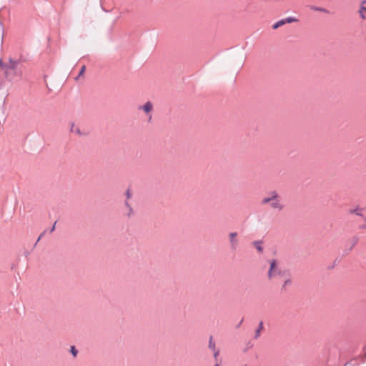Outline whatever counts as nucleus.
I'll use <instances>...</instances> for the list:
<instances>
[{
  "instance_id": "dca6fc26",
  "label": "nucleus",
  "mask_w": 366,
  "mask_h": 366,
  "mask_svg": "<svg viewBox=\"0 0 366 366\" xmlns=\"http://www.w3.org/2000/svg\"><path fill=\"white\" fill-rule=\"evenodd\" d=\"M290 283H291V281H290V280H286L285 281L284 285H283V287H286V285H289V284H290Z\"/></svg>"
},
{
  "instance_id": "f257e3e1",
  "label": "nucleus",
  "mask_w": 366,
  "mask_h": 366,
  "mask_svg": "<svg viewBox=\"0 0 366 366\" xmlns=\"http://www.w3.org/2000/svg\"><path fill=\"white\" fill-rule=\"evenodd\" d=\"M17 61L9 59L7 61L0 59V69L4 72V76L9 81L16 77H20L21 74L17 69Z\"/></svg>"
},
{
  "instance_id": "9b49d317",
  "label": "nucleus",
  "mask_w": 366,
  "mask_h": 366,
  "mask_svg": "<svg viewBox=\"0 0 366 366\" xmlns=\"http://www.w3.org/2000/svg\"><path fill=\"white\" fill-rule=\"evenodd\" d=\"M209 347L212 350L215 351L216 350V345L215 342L212 340V337H210L209 341Z\"/></svg>"
},
{
  "instance_id": "aec40b11",
  "label": "nucleus",
  "mask_w": 366,
  "mask_h": 366,
  "mask_svg": "<svg viewBox=\"0 0 366 366\" xmlns=\"http://www.w3.org/2000/svg\"><path fill=\"white\" fill-rule=\"evenodd\" d=\"M214 366H219V363H216Z\"/></svg>"
},
{
  "instance_id": "ddd939ff",
  "label": "nucleus",
  "mask_w": 366,
  "mask_h": 366,
  "mask_svg": "<svg viewBox=\"0 0 366 366\" xmlns=\"http://www.w3.org/2000/svg\"><path fill=\"white\" fill-rule=\"evenodd\" d=\"M70 352H71L72 355L74 357H76L77 355V353H78V351L75 348L74 346H71V348H70Z\"/></svg>"
},
{
  "instance_id": "a211bd4d",
  "label": "nucleus",
  "mask_w": 366,
  "mask_h": 366,
  "mask_svg": "<svg viewBox=\"0 0 366 366\" xmlns=\"http://www.w3.org/2000/svg\"><path fill=\"white\" fill-rule=\"evenodd\" d=\"M127 198H130V197H131V193L129 190L127 191Z\"/></svg>"
},
{
  "instance_id": "7ed1b4c3",
  "label": "nucleus",
  "mask_w": 366,
  "mask_h": 366,
  "mask_svg": "<svg viewBox=\"0 0 366 366\" xmlns=\"http://www.w3.org/2000/svg\"><path fill=\"white\" fill-rule=\"evenodd\" d=\"M286 274V272L285 270H282L279 265L277 264V262L275 260H272L270 262V267L268 271V277L269 279L276 278L278 277H282L285 276Z\"/></svg>"
},
{
  "instance_id": "f3484780",
  "label": "nucleus",
  "mask_w": 366,
  "mask_h": 366,
  "mask_svg": "<svg viewBox=\"0 0 366 366\" xmlns=\"http://www.w3.org/2000/svg\"><path fill=\"white\" fill-rule=\"evenodd\" d=\"M218 355H219V351L215 350V351H214V357L217 358Z\"/></svg>"
},
{
  "instance_id": "20e7f679",
  "label": "nucleus",
  "mask_w": 366,
  "mask_h": 366,
  "mask_svg": "<svg viewBox=\"0 0 366 366\" xmlns=\"http://www.w3.org/2000/svg\"><path fill=\"white\" fill-rule=\"evenodd\" d=\"M69 132L79 137L86 136L88 134L80 125L74 122L69 123Z\"/></svg>"
},
{
  "instance_id": "0eeeda50",
  "label": "nucleus",
  "mask_w": 366,
  "mask_h": 366,
  "mask_svg": "<svg viewBox=\"0 0 366 366\" xmlns=\"http://www.w3.org/2000/svg\"><path fill=\"white\" fill-rule=\"evenodd\" d=\"M362 211H363V209L362 208H360V207H356L355 209H350V212L351 214H355L357 216H361L362 217L363 216V214H362Z\"/></svg>"
},
{
  "instance_id": "423d86ee",
  "label": "nucleus",
  "mask_w": 366,
  "mask_h": 366,
  "mask_svg": "<svg viewBox=\"0 0 366 366\" xmlns=\"http://www.w3.org/2000/svg\"><path fill=\"white\" fill-rule=\"evenodd\" d=\"M139 109L143 110L146 114H150L153 110V104L151 102H147L144 105L139 107Z\"/></svg>"
},
{
  "instance_id": "1a4fd4ad",
  "label": "nucleus",
  "mask_w": 366,
  "mask_h": 366,
  "mask_svg": "<svg viewBox=\"0 0 366 366\" xmlns=\"http://www.w3.org/2000/svg\"><path fill=\"white\" fill-rule=\"evenodd\" d=\"M262 330H263V324H262V322H260L258 329L255 332V336H254L255 338H258L259 337L260 332Z\"/></svg>"
},
{
  "instance_id": "412c9836",
  "label": "nucleus",
  "mask_w": 366,
  "mask_h": 366,
  "mask_svg": "<svg viewBox=\"0 0 366 366\" xmlns=\"http://www.w3.org/2000/svg\"><path fill=\"white\" fill-rule=\"evenodd\" d=\"M362 227L366 229V225H364Z\"/></svg>"
},
{
  "instance_id": "f8f14e48",
  "label": "nucleus",
  "mask_w": 366,
  "mask_h": 366,
  "mask_svg": "<svg viewBox=\"0 0 366 366\" xmlns=\"http://www.w3.org/2000/svg\"><path fill=\"white\" fill-rule=\"evenodd\" d=\"M261 242H254V247H256V249L259 252H262V247L261 245Z\"/></svg>"
},
{
  "instance_id": "39448f33",
  "label": "nucleus",
  "mask_w": 366,
  "mask_h": 366,
  "mask_svg": "<svg viewBox=\"0 0 366 366\" xmlns=\"http://www.w3.org/2000/svg\"><path fill=\"white\" fill-rule=\"evenodd\" d=\"M230 247L232 250H235L238 245V239L237 232H231L229 234Z\"/></svg>"
},
{
  "instance_id": "2eb2a0df",
  "label": "nucleus",
  "mask_w": 366,
  "mask_h": 366,
  "mask_svg": "<svg viewBox=\"0 0 366 366\" xmlns=\"http://www.w3.org/2000/svg\"><path fill=\"white\" fill-rule=\"evenodd\" d=\"M86 70V66H83L79 71V76H82Z\"/></svg>"
},
{
  "instance_id": "6e6552de",
  "label": "nucleus",
  "mask_w": 366,
  "mask_h": 366,
  "mask_svg": "<svg viewBox=\"0 0 366 366\" xmlns=\"http://www.w3.org/2000/svg\"><path fill=\"white\" fill-rule=\"evenodd\" d=\"M366 4V1H363L362 2V6L360 9V14L362 19H365V13H366V7L364 6V4Z\"/></svg>"
},
{
  "instance_id": "4468645a",
  "label": "nucleus",
  "mask_w": 366,
  "mask_h": 366,
  "mask_svg": "<svg viewBox=\"0 0 366 366\" xmlns=\"http://www.w3.org/2000/svg\"><path fill=\"white\" fill-rule=\"evenodd\" d=\"M285 24H286V23L295 22L297 20L293 17H288V18L285 19Z\"/></svg>"
},
{
  "instance_id": "4be33fe9",
  "label": "nucleus",
  "mask_w": 366,
  "mask_h": 366,
  "mask_svg": "<svg viewBox=\"0 0 366 366\" xmlns=\"http://www.w3.org/2000/svg\"><path fill=\"white\" fill-rule=\"evenodd\" d=\"M365 221L366 222V217L365 218Z\"/></svg>"
},
{
  "instance_id": "6ab92c4d",
  "label": "nucleus",
  "mask_w": 366,
  "mask_h": 366,
  "mask_svg": "<svg viewBox=\"0 0 366 366\" xmlns=\"http://www.w3.org/2000/svg\"><path fill=\"white\" fill-rule=\"evenodd\" d=\"M55 224H56V223L51 227V232H52L55 229Z\"/></svg>"
},
{
  "instance_id": "9d476101",
  "label": "nucleus",
  "mask_w": 366,
  "mask_h": 366,
  "mask_svg": "<svg viewBox=\"0 0 366 366\" xmlns=\"http://www.w3.org/2000/svg\"><path fill=\"white\" fill-rule=\"evenodd\" d=\"M285 24V19H282L277 22H276L273 26H272V28L274 29H276L277 28H279L280 26L284 25Z\"/></svg>"
},
{
  "instance_id": "f03ea898",
  "label": "nucleus",
  "mask_w": 366,
  "mask_h": 366,
  "mask_svg": "<svg viewBox=\"0 0 366 366\" xmlns=\"http://www.w3.org/2000/svg\"><path fill=\"white\" fill-rule=\"evenodd\" d=\"M261 202L262 204H269L272 209L277 211H282L284 209L280 196L276 191L269 192L262 199Z\"/></svg>"
}]
</instances>
